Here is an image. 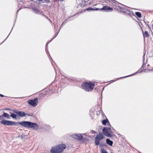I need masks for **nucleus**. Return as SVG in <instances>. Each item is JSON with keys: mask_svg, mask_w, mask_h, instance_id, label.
I'll return each instance as SVG.
<instances>
[{"mask_svg": "<svg viewBox=\"0 0 153 153\" xmlns=\"http://www.w3.org/2000/svg\"><path fill=\"white\" fill-rule=\"evenodd\" d=\"M92 9L93 10H105V11H111L112 10V9L111 8H110L108 6H103V7L101 9L96 8L95 9Z\"/></svg>", "mask_w": 153, "mask_h": 153, "instance_id": "nucleus-9", "label": "nucleus"}, {"mask_svg": "<svg viewBox=\"0 0 153 153\" xmlns=\"http://www.w3.org/2000/svg\"><path fill=\"white\" fill-rule=\"evenodd\" d=\"M126 14H128L129 16H135V15L133 13V11H132L128 10V9L126 13Z\"/></svg>", "mask_w": 153, "mask_h": 153, "instance_id": "nucleus-12", "label": "nucleus"}, {"mask_svg": "<svg viewBox=\"0 0 153 153\" xmlns=\"http://www.w3.org/2000/svg\"><path fill=\"white\" fill-rule=\"evenodd\" d=\"M5 110H10V109H8V108H5L4 109Z\"/></svg>", "mask_w": 153, "mask_h": 153, "instance_id": "nucleus-27", "label": "nucleus"}, {"mask_svg": "<svg viewBox=\"0 0 153 153\" xmlns=\"http://www.w3.org/2000/svg\"><path fill=\"white\" fill-rule=\"evenodd\" d=\"M90 9H91V8H87V10H89Z\"/></svg>", "mask_w": 153, "mask_h": 153, "instance_id": "nucleus-28", "label": "nucleus"}, {"mask_svg": "<svg viewBox=\"0 0 153 153\" xmlns=\"http://www.w3.org/2000/svg\"><path fill=\"white\" fill-rule=\"evenodd\" d=\"M73 137L78 140H81L82 137V136L81 134H74L72 135Z\"/></svg>", "mask_w": 153, "mask_h": 153, "instance_id": "nucleus-10", "label": "nucleus"}, {"mask_svg": "<svg viewBox=\"0 0 153 153\" xmlns=\"http://www.w3.org/2000/svg\"><path fill=\"white\" fill-rule=\"evenodd\" d=\"M104 138V136L103 134L102 133H100L97 134L95 138V143L96 145H98L99 144L100 141L102 139Z\"/></svg>", "mask_w": 153, "mask_h": 153, "instance_id": "nucleus-4", "label": "nucleus"}, {"mask_svg": "<svg viewBox=\"0 0 153 153\" xmlns=\"http://www.w3.org/2000/svg\"><path fill=\"white\" fill-rule=\"evenodd\" d=\"M11 116L13 118H16V117L17 115L13 113L11 114Z\"/></svg>", "mask_w": 153, "mask_h": 153, "instance_id": "nucleus-20", "label": "nucleus"}, {"mask_svg": "<svg viewBox=\"0 0 153 153\" xmlns=\"http://www.w3.org/2000/svg\"><path fill=\"white\" fill-rule=\"evenodd\" d=\"M144 56H145V54H144L143 56V65H142V68H143V69H142L143 70L144 69V68H145V65H146V64H145V63L144 62V60H145Z\"/></svg>", "mask_w": 153, "mask_h": 153, "instance_id": "nucleus-15", "label": "nucleus"}, {"mask_svg": "<svg viewBox=\"0 0 153 153\" xmlns=\"http://www.w3.org/2000/svg\"><path fill=\"white\" fill-rule=\"evenodd\" d=\"M0 96L1 97H3L4 96V95H2L1 94H0Z\"/></svg>", "mask_w": 153, "mask_h": 153, "instance_id": "nucleus-26", "label": "nucleus"}, {"mask_svg": "<svg viewBox=\"0 0 153 153\" xmlns=\"http://www.w3.org/2000/svg\"><path fill=\"white\" fill-rule=\"evenodd\" d=\"M38 99L37 98H36L34 99L33 100H29L28 101V102L33 106H36L37 105V103L38 102Z\"/></svg>", "mask_w": 153, "mask_h": 153, "instance_id": "nucleus-8", "label": "nucleus"}, {"mask_svg": "<svg viewBox=\"0 0 153 153\" xmlns=\"http://www.w3.org/2000/svg\"><path fill=\"white\" fill-rule=\"evenodd\" d=\"M135 15L139 18H141L142 16L141 14L139 12H136Z\"/></svg>", "mask_w": 153, "mask_h": 153, "instance_id": "nucleus-16", "label": "nucleus"}, {"mask_svg": "<svg viewBox=\"0 0 153 153\" xmlns=\"http://www.w3.org/2000/svg\"><path fill=\"white\" fill-rule=\"evenodd\" d=\"M94 83L89 82H85L82 85V88L86 91H92L94 87Z\"/></svg>", "mask_w": 153, "mask_h": 153, "instance_id": "nucleus-3", "label": "nucleus"}, {"mask_svg": "<svg viewBox=\"0 0 153 153\" xmlns=\"http://www.w3.org/2000/svg\"><path fill=\"white\" fill-rule=\"evenodd\" d=\"M91 132L92 134H95V131H94L92 130L91 131Z\"/></svg>", "mask_w": 153, "mask_h": 153, "instance_id": "nucleus-23", "label": "nucleus"}, {"mask_svg": "<svg viewBox=\"0 0 153 153\" xmlns=\"http://www.w3.org/2000/svg\"><path fill=\"white\" fill-rule=\"evenodd\" d=\"M117 10L118 11L123 13L124 14L126 15V13L127 9L124 6H118L115 4V10Z\"/></svg>", "mask_w": 153, "mask_h": 153, "instance_id": "nucleus-5", "label": "nucleus"}, {"mask_svg": "<svg viewBox=\"0 0 153 153\" xmlns=\"http://www.w3.org/2000/svg\"><path fill=\"white\" fill-rule=\"evenodd\" d=\"M103 133L105 135L108 137H111L112 134L111 133L110 129L106 127H104L102 130Z\"/></svg>", "mask_w": 153, "mask_h": 153, "instance_id": "nucleus-7", "label": "nucleus"}, {"mask_svg": "<svg viewBox=\"0 0 153 153\" xmlns=\"http://www.w3.org/2000/svg\"><path fill=\"white\" fill-rule=\"evenodd\" d=\"M19 124L22 126L33 128L35 129H37L38 128V125L37 124L30 122L23 121L20 122Z\"/></svg>", "mask_w": 153, "mask_h": 153, "instance_id": "nucleus-2", "label": "nucleus"}, {"mask_svg": "<svg viewBox=\"0 0 153 153\" xmlns=\"http://www.w3.org/2000/svg\"><path fill=\"white\" fill-rule=\"evenodd\" d=\"M146 71V72H147L148 71H153V67L152 68V69H144V71Z\"/></svg>", "mask_w": 153, "mask_h": 153, "instance_id": "nucleus-21", "label": "nucleus"}, {"mask_svg": "<svg viewBox=\"0 0 153 153\" xmlns=\"http://www.w3.org/2000/svg\"><path fill=\"white\" fill-rule=\"evenodd\" d=\"M14 111L20 117H23L26 116V114L23 112L19 111L17 112L16 110H14Z\"/></svg>", "mask_w": 153, "mask_h": 153, "instance_id": "nucleus-11", "label": "nucleus"}, {"mask_svg": "<svg viewBox=\"0 0 153 153\" xmlns=\"http://www.w3.org/2000/svg\"><path fill=\"white\" fill-rule=\"evenodd\" d=\"M145 35L146 37H148L149 36V35L147 31H145L144 33H143V35Z\"/></svg>", "mask_w": 153, "mask_h": 153, "instance_id": "nucleus-18", "label": "nucleus"}, {"mask_svg": "<svg viewBox=\"0 0 153 153\" xmlns=\"http://www.w3.org/2000/svg\"><path fill=\"white\" fill-rule=\"evenodd\" d=\"M66 145L65 144H59L52 147L50 151L51 153H61L66 148Z\"/></svg>", "mask_w": 153, "mask_h": 153, "instance_id": "nucleus-1", "label": "nucleus"}, {"mask_svg": "<svg viewBox=\"0 0 153 153\" xmlns=\"http://www.w3.org/2000/svg\"><path fill=\"white\" fill-rule=\"evenodd\" d=\"M28 116H32V115L30 114H26Z\"/></svg>", "mask_w": 153, "mask_h": 153, "instance_id": "nucleus-25", "label": "nucleus"}, {"mask_svg": "<svg viewBox=\"0 0 153 153\" xmlns=\"http://www.w3.org/2000/svg\"><path fill=\"white\" fill-rule=\"evenodd\" d=\"M42 1L40 0V1Z\"/></svg>", "mask_w": 153, "mask_h": 153, "instance_id": "nucleus-29", "label": "nucleus"}, {"mask_svg": "<svg viewBox=\"0 0 153 153\" xmlns=\"http://www.w3.org/2000/svg\"><path fill=\"white\" fill-rule=\"evenodd\" d=\"M142 71H143V70L142 69L141 71H140V72H138L139 71H137V72L135 73H134V74H132V75H128V76H124L123 77V78H126V77H128V76H130L131 75H134V74H136L138 72H139V73H141V72H142Z\"/></svg>", "mask_w": 153, "mask_h": 153, "instance_id": "nucleus-19", "label": "nucleus"}, {"mask_svg": "<svg viewBox=\"0 0 153 153\" xmlns=\"http://www.w3.org/2000/svg\"><path fill=\"white\" fill-rule=\"evenodd\" d=\"M1 123L7 126L10 125H16L17 123L15 122L12 121H8L6 120H2L0 122Z\"/></svg>", "mask_w": 153, "mask_h": 153, "instance_id": "nucleus-6", "label": "nucleus"}, {"mask_svg": "<svg viewBox=\"0 0 153 153\" xmlns=\"http://www.w3.org/2000/svg\"><path fill=\"white\" fill-rule=\"evenodd\" d=\"M152 27H153V25H152Z\"/></svg>", "mask_w": 153, "mask_h": 153, "instance_id": "nucleus-30", "label": "nucleus"}, {"mask_svg": "<svg viewBox=\"0 0 153 153\" xmlns=\"http://www.w3.org/2000/svg\"><path fill=\"white\" fill-rule=\"evenodd\" d=\"M101 153H107V152L104 149H102Z\"/></svg>", "mask_w": 153, "mask_h": 153, "instance_id": "nucleus-22", "label": "nucleus"}, {"mask_svg": "<svg viewBox=\"0 0 153 153\" xmlns=\"http://www.w3.org/2000/svg\"><path fill=\"white\" fill-rule=\"evenodd\" d=\"M4 114L2 115H0V117L2 118V117L3 116H4L5 117H6L7 119H10V116L8 114H7L6 113H4L3 112Z\"/></svg>", "mask_w": 153, "mask_h": 153, "instance_id": "nucleus-13", "label": "nucleus"}, {"mask_svg": "<svg viewBox=\"0 0 153 153\" xmlns=\"http://www.w3.org/2000/svg\"><path fill=\"white\" fill-rule=\"evenodd\" d=\"M108 119H106L105 120H104L102 121V123L103 124L105 125H106V123H108Z\"/></svg>", "mask_w": 153, "mask_h": 153, "instance_id": "nucleus-17", "label": "nucleus"}, {"mask_svg": "<svg viewBox=\"0 0 153 153\" xmlns=\"http://www.w3.org/2000/svg\"><path fill=\"white\" fill-rule=\"evenodd\" d=\"M106 143L111 146H112L113 144V142L112 141L110 140L109 139H107L106 140Z\"/></svg>", "mask_w": 153, "mask_h": 153, "instance_id": "nucleus-14", "label": "nucleus"}, {"mask_svg": "<svg viewBox=\"0 0 153 153\" xmlns=\"http://www.w3.org/2000/svg\"><path fill=\"white\" fill-rule=\"evenodd\" d=\"M117 134L119 136V137H120L121 136V135L120 134Z\"/></svg>", "mask_w": 153, "mask_h": 153, "instance_id": "nucleus-24", "label": "nucleus"}]
</instances>
